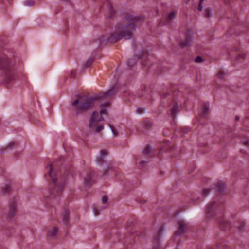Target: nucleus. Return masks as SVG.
Listing matches in <instances>:
<instances>
[{
    "mask_svg": "<svg viewBox=\"0 0 249 249\" xmlns=\"http://www.w3.org/2000/svg\"><path fill=\"white\" fill-rule=\"evenodd\" d=\"M123 18L124 24H117L115 26V31L111 33L108 37L106 39L104 36H101L98 40L95 41L99 42L98 47L107 43H115L123 37L126 40L131 38L135 30V23L144 19L142 16L134 17L128 14H124Z\"/></svg>",
    "mask_w": 249,
    "mask_h": 249,
    "instance_id": "obj_1",
    "label": "nucleus"
},
{
    "mask_svg": "<svg viewBox=\"0 0 249 249\" xmlns=\"http://www.w3.org/2000/svg\"><path fill=\"white\" fill-rule=\"evenodd\" d=\"M117 90L115 87H113L109 90L100 93L94 96L87 97L86 95L77 94L76 97L78 99L72 103L76 111V116L80 114L84 113L94 107L95 102L102 99H106L109 95H112Z\"/></svg>",
    "mask_w": 249,
    "mask_h": 249,
    "instance_id": "obj_2",
    "label": "nucleus"
},
{
    "mask_svg": "<svg viewBox=\"0 0 249 249\" xmlns=\"http://www.w3.org/2000/svg\"><path fill=\"white\" fill-rule=\"evenodd\" d=\"M49 166L50 167L49 175L52 182L49 183L48 197L50 199H54L60 196L62 194L65 181L63 179L59 181L55 175L53 174V167L52 163H50Z\"/></svg>",
    "mask_w": 249,
    "mask_h": 249,
    "instance_id": "obj_3",
    "label": "nucleus"
},
{
    "mask_svg": "<svg viewBox=\"0 0 249 249\" xmlns=\"http://www.w3.org/2000/svg\"><path fill=\"white\" fill-rule=\"evenodd\" d=\"M0 66L5 75L3 81H0V83L1 84L4 83L8 84L13 79V64L7 57H1L0 58Z\"/></svg>",
    "mask_w": 249,
    "mask_h": 249,
    "instance_id": "obj_4",
    "label": "nucleus"
},
{
    "mask_svg": "<svg viewBox=\"0 0 249 249\" xmlns=\"http://www.w3.org/2000/svg\"><path fill=\"white\" fill-rule=\"evenodd\" d=\"M222 204V202L213 201L210 202L206 208V213L209 217H213L215 215L216 211L218 210L220 205Z\"/></svg>",
    "mask_w": 249,
    "mask_h": 249,
    "instance_id": "obj_5",
    "label": "nucleus"
},
{
    "mask_svg": "<svg viewBox=\"0 0 249 249\" xmlns=\"http://www.w3.org/2000/svg\"><path fill=\"white\" fill-rule=\"evenodd\" d=\"M164 226L161 225L156 235L153 238V247L152 249H161L160 244V238L163 234L164 231Z\"/></svg>",
    "mask_w": 249,
    "mask_h": 249,
    "instance_id": "obj_6",
    "label": "nucleus"
},
{
    "mask_svg": "<svg viewBox=\"0 0 249 249\" xmlns=\"http://www.w3.org/2000/svg\"><path fill=\"white\" fill-rule=\"evenodd\" d=\"M18 201L15 196H13L12 201L9 204V210L7 214V218L11 219L16 214L17 212Z\"/></svg>",
    "mask_w": 249,
    "mask_h": 249,
    "instance_id": "obj_7",
    "label": "nucleus"
},
{
    "mask_svg": "<svg viewBox=\"0 0 249 249\" xmlns=\"http://www.w3.org/2000/svg\"><path fill=\"white\" fill-rule=\"evenodd\" d=\"M215 186L213 189L215 192V195L217 197H219V196L222 195L225 190L226 188V184L225 183L219 180L215 184Z\"/></svg>",
    "mask_w": 249,
    "mask_h": 249,
    "instance_id": "obj_8",
    "label": "nucleus"
},
{
    "mask_svg": "<svg viewBox=\"0 0 249 249\" xmlns=\"http://www.w3.org/2000/svg\"><path fill=\"white\" fill-rule=\"evenodd\" d=\"M94 175V172L90 171L87 173L86 177L84 178V184L88 188H90L94 183L93 178Z\"/></svg>",
    "mask_w": 249,
    "mask_h": 249,
    "instance_id": "obj_9",
    "label": "nucleus"
},
{
    "mask_svg": "<svg viewBox=\"0 0 249 249\" xmlns=\"http://www.w3.org/2000/svg\"><path fill=\"white\" fill-rule=\"evenodd\" d=\"M179 226L177 230L174 234V236H180L183 235L185 233V230L187 229V226L184 221L178 222Z\"/></svg>",
    "mask_w": 249,
    "mask_h": 249,
    "instance_id": "obj_10",
    "label": "nucleus"
},
{
    "mask_svg": "<svg viewBox=\"0 0 249 249\" xmlns=\"http://www.w3.org/2000/svg\"><path fill=\"white\" fill-rule=\"evenodd\" d=\"M218 224L219 228L223 231H228L231 228V223L228 221H226L222 218L218 220Z\"/></svg>",
    "mask_w": 249,
    "mask_h": 249,
    "instance_id": "obj_11",
    "label": "nucleus"
},
{
    "mask_svg": "<svg viewBox=\"0 0 249 249\" xmlns=\"http://www.w3.org/2000/svg\"><path fill=\"white\" fill-rule=\"evenodd\" d=\"M165 142L166 143L160 148V152L166 151L169 153L173 152L175 149L174 145L168 141H165Z\"/></svg>",
    "mask_w": 249,
    "mask_h": 249,
    "instance_id": "obj_12",
    "label": "nucleus"
},
{
    "mask_svg": "<svg viewBox=\"0 0 249 249\" xmlns=\"http://www.w3.org/2000/svg\"><path fill=\"white\" fill-rule=\"evenodd\" d=\"M102 2L105 3H107V6L108 8L109 16L108 18L111 19L115 15L116 11L113 10L112 4L109 1V0H101Z\"/></svg>",
    "mask_w": 249,
    "mask_h": 249,
    "instance_id": "obj_13",
    "label": "nucleus"
},
{
    "mask_svg": "<svg viewBox=\"0 0 249 249\" xmlns=\"http://www.w3.org/2000/svg\"><path fill=\"white\" fill-rule=\"evenodd\" d=\"M176 16V12L172 11L169 15L166 16L165 21L163 23H160L161 25H167L170 23V22L174 19Z\"/></svg>",
    "mask_w": 249,
    "mask_h": 249,
    "instance_id": "obj_14",
    "label": "nucleus"
},
{
    "mask_svg": "<svg viewBox=\"0 0 249 249\" xmlns=\"http://www.w3.org/2000/svg\"><path fill=\"white\" fill-rule=\"evenodd\" d=\"M171 115L174 119L176 117L177 113L178 112V105L177 101L174 102L173 107L170 110Z\"/></svg>",
    "mask_w": 249,
    "mask_h": 249,
    "instance_id": "obj_15",
    "label": "nucleus"
},
{
    "mask_svg": "<svg viewBox=\"0 0 249 249\" xmlns=\"http://www.w3.org/2000/svg\"><path fill=\"white\" fill-rule=\"evenodd\" d=\"M69 211L66 208L64 207V213L62 214V220L63 223L67 225L69 221Z\"/></svg>",
    "mask_w": 249,
    "mask_h": 249,
    "instance_id": "obj_16",
    "label": "nucleus"
},
{
    "mask_svg": "<svg viewBox=\"0 0 249 249\" xmlns=\"http://www.w3.org/2000/svg\"><path fill=\"white\" fill-rule=\"evenodd\" d=\"M192 41V37L191 36L187 34L185 36V40L184 41L180 43V46L181 48H184L190 45V43Z\"/></svg>",
    "mask_w": 249,
    "mask_h": 249,
    "instance_id": "obj_17",
    "label": "nucleus"
},
{
    "mask_svg": "<svg viewBox=\"0 0 249 249\" xmlns=\"http://www.w3.org/2000/svg\"><path fill=\"white\" fill-rule=\"evenodd\" d=\"M16 147V142H11L6 147H1L0 149V152L1 154H3L4 151L6 150H10L13 148Z\"/></svg>",
    "mask_w": 249,
    "mask_h": 249,
    "instance_id": "obj_18",
    "label": "nucleus"
},
{
    "mask_svg": "<svg viewBox=\"0 0 249 249\" xmlns=\"http://www.w3.org/2000/svg\"><path fill=\"white\" fill-rule=\"evenodd\" d=\"M99 115L98 112L96 111H94L92 112V115L90 119L89 127L90 128H92V124L94 120L96 119V117Z\"/></svg>",
    "mask_w": 249,
    "mask_h": 249,
    "instance_id": "obj_19",
    "label": "nucleus"
},
{
    "mask_svg": "<svg viewBox=\"0 0 249 249\" xmlns=\"http://www.w3.org/2000/svg\"><path fill=\"white\" fill-rule=\"evenodd\" d=\"M58 231V228L57 227H54L52 230H50L48 233V236L51 238H53L56 235Z\"/></svg>",
    "mask_w": 249,
    "mask_h": 249,
    "instance_id": "obj_20",
    "label": "nucleus"
},
{
    "mask_svg": "<svg viewBox=\"0 0 249 249\" xmlns=\"http://www.w3.org/2000/svg\"><path fill=\"white\" fill-rule=\"evenodd\" d=\"M209 103H205L203 106L202 113L201 115L202 117H205L209 113Z\"/></svg>",
    "mask_w": 249,
    "mask_h": 249,
    "instance_id": "obj_21",
    "label": "nucleus"
},
{
    "mask_svg": "<svg viewBox=\"0 0 249 249\" xmlns=\"http://www.w3.org/2000/svg\"><path fill=\"white\" fill-rule=\"evenodd\" d=\"M11 191L12 188L9 185L5 184L1 188V192L3 195H5L6 194L10 193Z\"/></svg>",
    "mask_w": 249,
    "mask_h": 249,
    "instance_id": "obj_22",
    "label": "nucleus"
},
{
    "mask_svg": "<svg viewBox=\"0 0 249 249\" xmlns=\"http://www.w3.org/2000/svg\"><path fill=\"white\" fill-rule=\"evenodd\" d=\"M112 167L109 164H107L105 168L103 169L102 176H107L108 175V172L112 170Z\"/></svg>",
    "mask_w": 249,
    "mask_h": 249,
    "instance_id": "obj_23",
    "label": "nucleus"
},
{
    "mask_svg": "<svg viewBox=\"0 0 249 249\" xmlns=\"http://www.w3.org/2000/svg\"><path fill=\"white\" fill-rule=\"evenodd\" d=\"M238 224H239L238 226H236L239 231H244V227L246 225V223L244 221H238Z\"/></svg>",
    "mask_w": 249,
    "mask_h": 249,
    "instance_id": "obj_24",
    "label": "nucleus"
},
{
    "mask_svg": "<svg viewBox=\"0 0 249 249\" xmlns=\"http://www.w3.org/2000/svg\"><path fill=\"white\" fill-rule=\"evenodd\" d=\"M94 60V58L88 59L83 64V68H84V69L88 68L92 64V63L93 62Z\"/></svg>",
    "mask_w": 249,
    "mask_h": 249,
    "instance_id": "obj_25",
    "label": "nucleus"
},
{
    "mask_svg": "<svg viewBox=\"0 0 249 249\" xmlns=\"http://www.w3.org/2000/svg\"><path fill=\"white\" fill-rule=\"evenodd\" d=\"M152 151V147L150 145H147L143 150V154L147 155L151 153Z\"/></svg>",
    "mask_w": 249,
    "mask_h": 249,
    "instance_id": "obj_26",
    "label": "nucleus"
},
{
    "mask_svg": "<svg viewBox=\"0 0 249 249\" xmlns=\"http://www.w3.org/2000/svg\"><path fill=\"white\" fill-rule=\"evenodd\" d=\"M136 63L135 58H130L127 61V65L130 68L132 67Z\"/></svg>",
    "mask_w": 249,
    "mask_h": 249,
    "instance_id": "obj_27",
    "label": "nucleus"
},
{
    "mask_svg": "<svg viewBox=\"0 0 249 249\" xmlns=\"http://www.w3.org/2000/svg\"><path fill=\"white\" fill-rule=\"evenodd\" d=\"M212 16V10L210 8H207L205 10V17L207 18H210Z\"/></svg>",
    "mask_w": 249,
    "mask_h": 249,
    "instance_id": "obj_28",
    "label": "nucleus"
},
{
    "mask_svg": "<svg viewBox=\"0 0 249 249\" xmlns=\"http://www.w3.org/2000/svg\"><path fill=\"white\" fill-rule=\"evenodd\" d=\"M215 249H230L227 245L218 244Z\"/></svg>",
    "mask_w": 249,
    "mask_h": 249,
    "instance_id": "obj_29",
    "label": "nucleus"
},
{
    "mask_svg": "<svg viewBox=\"0 0 249 249\" xmlns=\"http://www.w3.org/2000/svg\"><path fill=\"white\" fill-rule=\"evenodd\" d=\"M108 126L110 127L111 131L113 133V134H114V135L115 137H117L118 135V133L117 131L115 129V128L111 124H109Z\"/></svg>",
    "mask_w": 249,
    "mask_h": 249,
    "instance_id": "obj_30",
    "label": "nucleus"
},
{
    "mask_svg": "<svg viewBox=\"0 0 249 249\" xmlns=\"http://www.w3.org/2000/svg\"><path fill=\"white\" fill-rule=\"evenodd\" d=\"M96 161L100 165H103L104 163H106V161L103 160V157L101 156L96 160Z\"/></svg>",
    "mask_w": 249,
    "mask_h": 249,
    "instance_id": "obj_31",
    "label": "nucleus"
},
{
    "mask_svg": "<svg viewBox=\"0 0 249 249\" xmlns=\"http://www.w3.org/2000/svg\"><path fill=\"white\" fill-rule=\"evenodd\" d=\"M246 53H243L241 54L238 55L236 57V60L239 61L241 59H245L246 58Z\"/></svg>",
    "mask_w": 249,
    "mask_h": 249,
    "instance_id": "obj_32",
    "label": "nucleus"
},
{
    "mask_svg": "<svg viewBox=\"0 0 249 249\" xmlns=\"http://www.w3.org/2000/svg\"><path fill=\"white\" fill-rule=\"evenodd\" d=\"M145 87H144L143 89H142L141 90H140L137 94V96L138 97H143V92L145 91Z\"/></svg>",
    "mask_w": 249,
    "mask_h": 249,
    "instance_id": "obj_33",
    "label": "nucleus"
},
{
    "mask_svg": "<svg viewBox=\"0 0 249 249\" xmlns=\"http://www.w3.org/2000/svg\"><path fill=\"white\" fill-rule=\"evenodd\" d=\"M211 191V189L208 188H206L203 190V193H202V196L203 197H206L207 196L208 194L210 193Z\"/></svg>",
    "mask_w": 249,
    "mask_h": 249,
    "instance_id": "obj_34",
    "label": "nucleus"
},
{
    "mask_svg": "<svg viewBox=\"0 0 249 249\" xmlns=\"http://www.w3.org/2000/svg\"><path fill=\"white\" fill-rule=\"evenodd\" d=\"M25 4L27 6H33L35 2L32 0H28L25 2Z\"/></svg>",
    "mask_w": 249,
    "mask_h": 249,
    "instance_id": "obj_35",
    "label": "nucleus"
},
{
    "mask_svg": "<svg viewBox=\"0 0 249 249\" xmlns=\"http://www.w3.org/2000/svg\"><path fill=\"white\" fill-rule=\"evenodd\" d=\"M203 59L200 56H197L195 60V61L196 63H201L203 62Z\"/></svg>",
    "mask_w": 249,
    "mask_h": 249,
    "instance_id": "obj_36",
    "label": "nucleus"
},
{
    "mask_svg": "<svg viewBox=\"0 0 249 249\" xmlns=\"http://www.w3.org/2000/svg\"><path fill=\"white\" fill-rule=\"evenodd\" d=\"M204 0H200V1H199V3L198 4V10L199 11H201L202 10V9H203L202 2Z\"/></svg>",
    "mask_w": 249,
    "mask_h": 249,
    "instance_id": "obj_37",
    "label": "nucleus"
},
{
    "mask_svg": "<svg viewBox=\"0 0 249 249\" xmlns=\"http://www.w3.org/2000/svg\"><path fill=\"white\" fill-rule=\"evenodd\" d=\"M107 152L105 150V149H103V150H101V151H100V156L101 157H104L105 156L107 155Z\"/></svg>",
    "mask_w": 249,
    "mask_h": 249,
    "instance_id": "obj_38",
    "label": "nucleus"
},
{
    "mask_svg": "<svg viewBox=\"0 0 249 249\" xmlns=\"http://www.w3.org/2000/svg\"><path fill=\"white\" fill-rule=\"evenodd\" d=\"M225 73L222 71H220L218 73V77L221 79H224V75Z\"/></svg>",
    "mask_w": 249,
    "mask_h": 249,
    "instance_id": "obj_39",
    "label": "nucleus"
},
{
    "mask_svg": "<svg viewBox=\"0 0 249 249\" xmlns=\"http://www.w3.org/2000/svg\"><path fill=\"white\" fill-rule=\"evenodd\" d=\"M152 124L150 122H145L144 127L145 128L149 129L151 127Z\"/></svg>",
    "mask_w": 249,
    "mask_h": 249,
    "instance_id": "obj_40",
    "label": "nucleus"
},
{
    "mask_svg": "<svg viewBox=\"0 0 249 249\" xmlns=\"http://www.w3.org/2000/svg\"><path fill=\"white\" fill-rule=\"evenodd\" d=\"M135 57H137L138 59L142 58L144 57V53L143 52H141L139 55H135Z\"/></svg>",
    "mask_w": 249,
    "mask_h": 249,
    "instance_id": "obj_41",
    "label": "nucleus"
},
{
    "mask_svg": "<svg viewBox=\"0 0 249 249\" xmlns=\"http://www.w3.org/2000/svg\"><path fill=\"white\" fill-rule=\"evenodd\" d=\"M108 200V197L107 196H104L102 199V202L103 204H105Z\"/></svg>",
    "mask_w": 249,
    "mask_h": 249,
    "instance_id": "obj_42",
    "label": "nucleus"
},
{
    "mask_svg": "<svg viewBox=\"0 0 249 249\" xmlns=\"http://www.w3.org/2000/svg\"><path fill=\"white\" fill-rule=\"evenodd\" d=\"M104 126L103 125H99L96 129V132L99 133L101 130H103Z\"/></svg>",
    "mask_w": 249,
    "mask_h": 249,
    "instance_id": "obj_43",
    "label": "nucleus"
},
{
    "mask_svg": "<svg viewBox=\"0 0 249 249\" xmlns=\"http://www.w3.org/2000/svg\"><path fill=\"white\" fill-rule=\"evenodd\" d=\"M71 76L74 79L76 78V72L74 70H72L71 71Z\"/></svg>",
    "mask_w": 249,
    "mask_h": 249,
    "instance_id": "obj_44",
    "label": "nucleus"
},
{
    "mask_svg": "<svg viewBox=\"0 0 249 249\" xmlns=\"http://www.w3.org/2000/svg\"><path fill=\"white\" fill-rule=\"evenodd\" d=\"M107 112V110L106 108L102 109L100 111L101 115H102L103 114H106Z\"/></svg>",
    "mask_w": 249,
    "mask_h": 249,
    "instance_id": "obj_45",
    "label": "nucleus"
},
{
    "mask_svg": "<svg viewBox=\"0 0 249 249\" xmlns=\"http://www.w3.org/2000/svg\"><path fill=\"white\" fill-rule=\"evenodd\" d=\"M244 144L245 145L249 146V140H246L244 141Z\"/></svg>",
    "mask_w": 249,
    "mask_h": 249,
    "instance_id": "obj_46",
    "label": "nucleus"
},
{
    "mask_svg": "<svg viewBox=\"0 0 249 249\" xmlns=\"http://www.w3.org/2000/svg\"><path fill=\"white\" fill-rule=\"evenodd\" d=\"M137 112L139 113H142L144 112V109L142 108H137Z\"/></svg>",
    "mask_w": 249,
    "mask_h": 249,
    "instance_id": "obj_47",
    "label": "nucleus"
},
{
    "mask_svg": "<svg viewBox=\"0 0 249 249\" xmlns=\"http://www.w3.org/2000/svg\"><path fill=\"white\" fill-rule=\"evenodd\" d=\"M98 123V122L97 121L96 119H95L94 120V121H93V124H92V127L94 126H95L96 125H97Z\"/></svg>",
    "mask_w": 249,
    "mask_h": 249,
    "instance_id": "obj_48",
    "label": "nucleus"
},
{
    "mask_svg": "<svg viewBox=\"0 0 249 249\" xmlns=\"http://www.w3.org/2000/svg\"><path fill=\"white\" fill-rule=\"evenodd\" d=\"M96 120H97V121L98 123L99 122H100V121H104V118L102 116H101L99 119H96Z\"/></svg>",
    "mask_w": 249,
    "mask_h": 249,
    "instance_id": "obj_49",
    "label": "nucleus"
},
{
    "mask_svg": "<svg viewBox=\"0 0 249 249\" xmlns=\"http://www.w3.org/2000/svg\"><path fill=\"white\" fill-rule=\"evenodd\" d=\"M249 117H246L245 118V120L243 122V124L244 125H245L246 124V122H247V120H249Z\"/></svg>",
    "mask_w": 249,
    "mask_h": 249,
    "instance_id": "obj_50",
    "label": "nucleus"
},
{
    "mask_svg": "<svg viewBox=\"0 0 249 249\" xmlns=\"http://www.w3.org/2000/svg\"><path fill=\"white\" fill-rule=\"evenodd\" d=\"M223 1H224V2L227 5H228L230 4L229 0H223Z\"/></svg>",
    "mask_w": 249,
    "mask_h": 249,
    "instance_id": "obj_51",
    "label": "nucleus"
},
{
    "mask_svg": "<svg viewBox=\"0 0 249 249\" xmlns=\"http://www.w3.org/2000/svg\"><path fill=\"white\" fill-rule=\"evenodd\" d=\"M94 213L95 215H98L99 214V212L96 209L94 210Z\"/></svg>",
    "mask_w": 249,
    "mask_h": 249,
    "instance_id": "obj_52",
    "label": "nucleus"
},
{
    "mask_svg": "<svg viewBox=\"0 0 249 249\" xmlns=\"http://www.w3.org/2000/svg\"><path fill=\"white\" fill-rule=\"evenodd\" d=\"M169 93H165L163 94V98H166L168 95Z\"/></svg>",
    "mask_w": 249,
    "mask_h": 249,
    "instance_id": "obj_53",
    "label": "nucleus"
},
{
    "mask_svg": "<svg viewBox=\"0 0 249 249\" xmlns=\"http://www.w3.org/2000/svg\"><path fill=\"white\" fill-rule=\"evenodd\" d=\"M147 163V161L142 160L139 162V164H146Z\"/></svg>",
    "mask_w": 249,
    "mask_h": 249,
    "instance_id": "obj_54",
    "label": "nucleus"
},
{
    "mask_svg": "<svg viewBox=\"0 0 249 249\" xmlns=\"http://www.w3.org/2000/svg\"><path fill=\"white\" fill-rule=\"evenodd\" d=\"M239 119H240V117H239V116L236 115V116H235V121H238V120H239Z\"/></svg>",
    "mask_w": 249,
    "mask_h": 249,
    "instance_id": "obj_55",
    "label": "nucleus"
},
{
    "mask_svg": "<svg viewBox=\"0 0 249 249\" xmlns=\"http://www.w3.org/2000/svg\"><path fill=\"white\" fill-rule=\"evenodd\" d=\"M109 105V102H105L103 104V106H108Z\"/></svg>",
    "mask_w": 249,
    "mask_h": 249,
    "instance_id": "obj_56",
    "label": "nucleus"
},
{
    "mask_svg": "<svg viewBox=\"0 0 249 249\" xmlns=\"http://www.w3.org/2000/svg\"><path fill=\"white\" fill-rule=\"evenodd\" d=\"M15 156L16 157H18V152H15Z\"/></svg>",
    "mask_w": 249,
    "mask_h": 249,
    "instance_id": "obj_57",
    "label": "nucleus"
},
{
    "mask_svg": "<svg viewBox=\"0 0 249 249\" xmlns=\"http://www.w3.org/2000/svg\"><path fill=\"white\" fill-rule=\"evenodd\" d=\"M68 174H69V171L68 170L65 172V175H66V176H67Z\"/></svg>",
    "mask_w": 249,
    "mask_h": 249,
    "instance_id": "obj_58",
    "label": "nucleus"
},
{
    "mask_svg": "<svg viewBox=\"0 0 249 249\" xmlns=\"http://www.w3.org/2000/svg\"><path fill=\"white\" fill-rule=\"evenodd\" d=\"M231 217H233V218H234L235 217V215L234 214H231Z\"/></svg>",
    "mask_w": 249,
    "mask_h": 249,
    "instance_id": "obj_59",
    "label": "nucleus"
},
{
    "mask_svg": "<svg viewBox=\"0 0 249 249\" xmlns=\"http://www.w3.org/2000/svg\"><path fill=\"white\" fill-rule=\"evenodd\" d=\"M63 158L62 157L60 158H59V160H60V161H62V160H63Z\"/></svg>",
    "mask_w": 249,
    "mask_h": 249,
    "instance_id": "obj_60",
    "label": "nucleus"
},
{
    "mask_svg": "<svg viewBox=\"0 0 249 249\" xmlns=\"http://www.w3.org/2000/svg\"><path fill=\"white\" fill-rule=\"evenodd\" d=\"M142 202V203H145L146 202V200H142L141 201Z\"/></svg>",
    "mask_w": 249,
    "mask_h": 249,
    "instance_id": "obj_61",
    "label": "nucleus"
},
{
    "mask_svg": "<svg viewBox=\"0 0 249 249\" xmlns=\"http://www.w3.org/2000/svg\"><path fill=\"white\" fill-rule=\"evenodd\" d=\"M189 1L190 0H187V3H188Z\"/></svg>",
    "mask_w": 249,
    "mask_h": 249,
    "instance_id": "obj_62",
    "label": "nucleus"
},
{
    "mask_svg": "<svg viewBox=\"0 0 249 249\" xmlns=\"http://www.w3.org/2000/svg\"><path fill=\"white\" fill-rule=\"evenodd\" d=\"M241 151L244 152V151H243V150H241Z\"/></svg>",
    "mask_w": 249,
    "mask_h": 249,
    "instance_id": "obj_63",
    "label": "nucleus"
},
{
    "mask_svg": "<svg viewBox=\"0 0 249 249\" xmlns=\"http://www.w3.org/2000/svg\"><path fill=\"white\" fill-rule=\"evenodd\" d=\"M241 151L244 152V151H243V150H241Z\"/></svg>",
    "mask_w": 249,
    "mask_h": 249,
    "instance_id": "obj_64",
    "label": "nucleus"
}]
</instances>
